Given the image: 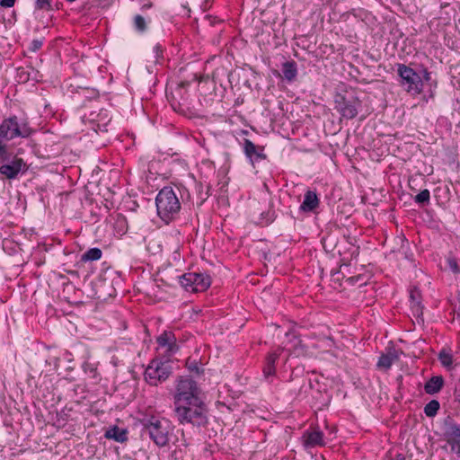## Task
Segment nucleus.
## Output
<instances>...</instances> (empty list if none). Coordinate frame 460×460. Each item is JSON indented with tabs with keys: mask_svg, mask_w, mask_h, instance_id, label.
<instances>
[{
	"mask_svg": "<svg viewBox=\"0 0 460 460\" xmlns=\"http://www.w3.org/2000/svg\"><path fill=\"white\" fill-rule=\"evenodd\" d=\"M176 420L180 424L202 426L207 422V409L201 400L173 405Z\"/></svg>",
	"mask_w": 460,
	"mask_h": 460,
	"instance_id": "obj_1",
	"label": "nucleus"
},
{
	"mask_svg": "<svg viewBox=\"0 0 460 460\" xmlns=\"http://www.w3.org/2000/svg\"><path fill=\"white\" fill-rule=\"evenodd\" d=\"M144 426L150 438L159 447H166L173 436V428L166 419L152 416L146 420Z\"/></svg>",
	"mask_w": 460,
	"mask_h": 460,
	"instance_id": "obj_2",
	"label": "nucleus"
},
{
	"mask_svg": "<svg viewBox=\"0 0 460 460\" xmlns=\"http://www.w3.org/2000/svg\"><path fill=\"white\" fill-rule=\"evenodd\" d=\"M155 202L159 217L166 223L172 220L181 208L180 201L171 187L163 188L156 196Z\"/></svg>",
	"mask_w": 460,
	"mask_h": 460,
	"instance_id": "obj_3",
	"label": "nucleus"
},
{
	"mask_svg": "<svg viewBox=\"0 0 460 460\" xmlns=\"http://www.w3.org/2000/svg\"><path fill=\"white\" fill-rule=\"evenodd\" d=\"M201 400L200 389L189 376H179L175 381L173 405Z\"/></svg>",
	"mask_w": 460,
	"mask_h": 460,
	"instance_id": "obj_4",
	"label": "nucleus"
},
{
	"mask_svg": "<svg viewBox=\"0 0 460 460\" xmlns=\"http://www.w3.org/2000/svg\"><path fill=\"white\" fill-rule=\"evenodd\" d=\"M32 133L27 122H18L16 116H12L2 121L0 125V139L12 140L15 137H28Z\"/></svg>",
	"mask_w": 460,
	"mask_h": 460,
	"instance_id": "obj_5",
	"label": "nucleus"
},
{
	"mask_svg": "<svg viewBox=\"0 0 460 460\" xmlns=\"http://www.w3.org/2000/svg\"><path fill=\"white\" fill-rule=\"evenodd\" d=\"M172 367L168 360L154 358L150 361L145 371V380L156 386L164 382L171 375Z\"/></svg>",
	"mask_w": 460,
	"mask_h": 460,
	"instance_id": "obj_6",
	"label": "nucleus"
},
{
	"mask_svg": "<svg viewBox=\"0 0 460 460\" xmlns=\"http://www.w3.org/2000/svg\"><path fill=\"white\" fill-rule=\"evenodd\" d=\"M180 283L188 292H204L210 287L211 278L202 272H188L180 277Z\"/></svg>",
	"mask_w": 460,
	"mask_h": 460,
	"instance_id": "obj_7",
	"label": "nucleus"
},
{
	"mask_svg": "<svg viewBox=\"0 0 460 460\" xmlns=\"http://www.w3.org/2000/svg\"><path fill=\"white\" fill-rule=\"evenodd\" d=\"M398 75L401 77V84L411 94H419L422 91L423 84L420 76L410 66L403 64L398 66Z\"/></svg>",
	"mask_w": 460,
	"mask_h": 460,
	"instance_id": "obj_8",
	"label": "nucleus"
},
{
	"mask_svg": "<svg viewBox=\"0 0 460 460\" xmlns=\"http://www.w3.org/2000/svg\"><path fill=\"white\" fill-rule=\"evenodd\" d=\"M335 109L341 114L343 118L351 119L358 115V109L360 102L358 98H347L342 94H336L334 99Z\"/></svg>",
	"mask_w": 460,
	"mask_h": 460,
	"instance_id": "obj_9",
	"label": "nucleus"
},
{
	"mask_svg": "<svg viewBox=\"0 0 460 460\" xmlns=\"http://www.w3.org/2000/svg\"><path fill=\"white\" fill-rule=\"evenodd\" d=\"M156 342L157 352L164 357H171L172 355L175 354L179 349L177 339L174 333L171 331H164L163 333H161L157 337Z\"/></svg>",
	"mask_w": 460,
	"mask_h": 460,
	"instance_id": "obj_10",
	"label": "nucleus"
},
{
	"mask_svg": "<svg viewBox=\"0 0 460 460\" xmlns=\"http://www.w3.org/2000/svg\"><path fill=\"white\" fill-rule=\"evenodd\" d=\"M24 167L25 163L23 160L22 158L14 157L10 163L0 166V173L7 179H13Z\"/></svg>",
	"mask_w": 460,
	"mask_h": 460,
	"instance_id": "obj_11",
	"label": "nucleus"
},
{
	"mask_svg": "<svg viewBox=\"0 0 460 460\" xmlns=\"http://www.w3.org/2000/svg\"><path fill=\"white\" fill-rule=\"evenodd\" d=\"M302 440L306 448L324 446L323 433L317 429L305 431Z\"/></svg>",
	"mask_w": 460,
	"mask_h": 460,
	"instance_id": "obj_12",
	"label": "nucleus"
},
{
	"mask_svg": "<svg viewBox=\"0 0 460 460\" xmlns=\"http://www.w3.org/2000/svg\"><path fill=\"white\" fill-rule=\"evenodd\" d=\"M283 349H277L276 350L269 353L266 358L265 365L263 367V376L266 379L273 377L276 373L275 362L279 358Z\"/></svg>",
	"mask_w": 460,
	"mask_h": 460,
	"instance_id": "obj_13",
	"label": "nucleus"
},
{
	"mask_svg": "<svg viewBox=\"0 0 460 460\" xmlns=\"http://www.w3.org/2000/svg\"><path fill=\"white\" fill-rule=\"evenodd\" d=\"M398 358V352L391 349L385 354L380 356L377 361V367L387 370Z\"/></svg>",
	"mask_w": 460,
	"mask_h": 460,
	"instance_id": "obj_14",
	"label": "nucleus"
},
{
	"mask_svg": "<svg viewBox=\"0 0 460 460\" xmlns=\"http://www.w3.org/2000/svg\"><path fill=\"white\" fill-rule=\"evenodd\" d=\"M104 437L108 439H113L116 442L123 443L128 439V432L125 429L113 426L105 431Z\"/></svg>",
	"mask_w": 460,
	"mask_h": 460,
	"instance_id": "obj_15",
	"label": "nucleus"
},
{
	"mask_svg": "<svg viewBox=\"0 0 460 460\" xmlns=\"http://www.w3.org/2000/svg\"><path fill=\"white\" fill-rule=\"evenodd\" d=\"M319 200L315 192L307 190L305 194L304 201L300 206V209L305 212L313 211L318 207Z\"/></svg>",
	"mask_w": 460,
	"mask_h": 460,
	"instance_id": "obj_16",
	"label": "nucleus"
},
{
	"mask_svg": "<svg viewBox=\"0 0 460 460\" xmlns=\"http://www.w3.org/2000/svg\"><path fill=\"white\" fill-rule=\"evenodd\" d=\"M447 443L451 446V450L460 455V429L452 427L447 435Z\"/></svg>",
	"mask_w": 460,
	"mask_h": 460,
	"instance_id": "obj_17",
	"label": "nucleus"
},
{
	"mask_svg": "<svg viewBox=\"0 0 460 460\" xmlns=\"http://www.w3.org/2000/svg\"><path fill=\"white\" fill-rule=\"evenodd\" d=\"M444 381L441 376H433L425 384V392L429 394H434L441 390Z\"/></svg>",
	"mask_w": 460,
	"mask_h": 460,
	"instance_id": "obj_18",
	"label": "nucleus"
},
{
	"mask_svg": "<svg viewBox=\"0 0 460 460\" xmlns=\"http://www.w3.org/2000/svg\"><path fill=\"white\" fill-rule=\"evenodd\" d=\"M282 73L286 80L291 82L297 75L296 64L295 61H287L282 65Z\"/></svg>",
	"mask_w": 460,
	"mask_h": 460,
	"instance_id": "obj_19",
	"label": "nucleus"
},
{
	"mask_svg": "<svg viewBox=\"0 0 460 460\" xmlns=\"http://www.w3.org/2000/svg\"><path fill=\"white\" fill-rule=\"evenodd\" d=\"M243 151L250 160H252L253 156H256L257 158H265L264 155L257 151V146L247 138L243 141Z\"/></svg>",
	"mask_w": 460,
	"mask_h": 460,
	"instance_id": "obj_20",
	"label": "nucleus"
},
{
	"mask_svg": "<svg viewBox=\"0 0 460 460\" xmlns=\"http://www.w3.org/2000/svg\"><path fill=\"white\" fill-rule=\"evenodd\" d=\"M391 235H386L385 242L387 243L389 239L394 238L396 242V244L392 247V251L395 252L400 248L403 247L405 243H407V239L402 232H390Z\"/></svg>",
	"mask_w": 460,
	"mask_h": 460,
	"instance_id": "obj_21",
	"label": "nucleus"
},
{
	"mask_svg": "<svg viewBox=\"0 0 460 460\" xmlns=\"http://www.w3.org/2000/svg\"><path fill=\"white\" fill-rule=\"evenodd\" d=\"M102 252L99 248H91L81 257L82 261H93L101 259Z\"/></svg>",
	"mask_w": 460,
	"mask_h": 460,
	"instance_id": "obj_22",
	"label": "nucleus"
},
{
	"mask_svg": "<svg viewBox=\"0 0 460 460\" xmlns=\"http://www.w3.org/2000/svg\"><path fill=\"white\" fill-rule=\"evenodd\" d=\"M83 369H84V373L87 374L90 378L95 379L99 376L98 371H97V364L96 363L85 361L83 364Z\"/></svg>",
	"mask_w": 460,
	"mask_h": 460,
	"instance_id": "obj_23",
	"label": "nucleus"
},
{
	"mask_svg": "<svg viewBox=\"0 0 460 460\" xmlns=\"http://www.w3.org/2000/svg\"><path fill=\"white\" fill-rule=\"evenodd\" d=\"M439 410V402L436 400L430 401L424 407V412L428 417H433Z\"/></svg>",
	"mask_w": 460,
	"mask_h": 460,
	"instance_id": "obj_24",
	"label": "nucleus"
},
{
	"mask_svg": "<svg viewBox=\"0 0 460 460\" xmlns=\"http://www.w3.org/2000/svg\"><path fill=\"white\" fill-rule=\"evenodd\" d=\"M350 268H351V265L349 263H342L341 266H340V270L339 271L335 272L333 274L334 275H337V280L340 279V276H342V279H344L346 280V278L347 277H349V274L351 273V270H350Z\"/></svg>",
	"mask_w": 460,
	"mask_h": 460,
	"instance_id": "obj_25",
	"label": "nucleus"
},
{
	"mask_svg": "<svg viewBox=\"0 0 460 460\" xmlns=\"http://www.w3.org/2000/svg\"><path fill=\"white\" fill-rule=\"evenodd\" d=\"M134 24L137 31H145L146 29V21L143 16L137 14L134 18Z\"/></svg>",
	"mask_w": 460,
	"mask_h": 460,
	"instance_id": "obj_26",
	"label": "nucleus"
},
{
	"mask_svg": "<svg viewBox=\"0 0 460 460\" xmlns=\"http://www.w3.org/2000/svg\"><path fill=\"white\" fill-rule=\"evenodd\" d=\"M429 200V190H421L418 195L415 196V201L420 204H424Z\"/></svg>",
	"mask_w": 460,
	"mask_h": 460,
	"instance_id": "obj_27",
	"label": "nucleus"
},
{
	"mask_svg": "<svg viewBox=\"0 0 460 460\" xmlns=\"http://www.w3.org/2000/svg\"><path fill=\"white\" fill-rule=\"evenodd\" d=\"M345 282L348 283L349 285H351V286L357 284L358 282H360L359 286H361V285L366 283V281L363 279L362 276L359 275V274L357 275V276L347 277Z\"/></svg>",
	"mask_w": 460,
	"mask_h": 460,
	"instance_id": "obj_28",
	"label": "nucleus"
},
{
	"mask_svg": "<svg viewBox=\"0 0 460 460\" xmlns=\"http://www.w3.org/2000/svg\"><path fill=\"white\" fill-rule=\"evenodd\" d=\"M115 227L117 228V230H123L128 228V225L125 217L120 215L118 216Z\"/></svg>",
	"mask_w": 460,
	"mask_h": 460,
	"instance_id": "obj_29",
	"label": "nucleus"
},
{
	"mask_svg": "<svg viewBox=\"0 0 460 460\" xmlns=\"http://www.w3.org/2000/svg\"><path fill=\"white\" fill-rule=\"evenodd\" d=\"M447 266L448 268L454 272V273H458L459 272V267H458V264H457V261L452 258V257H448L447 259Z\"/></svg>",
	"mask_w": 460,
	"mask_h": 460,
	"instance_id": "obj_30",
	"label": "nucleus"
},
{
	"mask_svg": "<svg viewBox=\"0 0 460 460\" xmlns=\"http://www.w3.org/2000/svg\"><path fill=\"white\" fill-rule=\"evenodd\" d=\"M439 358L443 366L449 367L452 365V357L449 354H440Z\"/></svg>",
	"mask_w": 460,
	"mask_h": 460,
	"instance_id": "obj_31",
	"label": "nucleus"
},
{
	"mask_svg": "<svg viewBox=\"0 0 460 460\" xmlns=\"http://www.w3.org/2000/svg\"><path fill=\"white\" fill-rule=\"evenodd\" d=\"M411 298L412 306L415 308L416 313H418V314L420 313L421 308H420V303L418 301H416V296L413 291L411 292Z\"/></svg>",
	"mask_w": 460,
	"mask_h": 460,
	"instance_id": "obj_32",
	"label": "nucleus"
},
{
	"mask_svg": "<svg viewBox=\"0 0 460 460\" xmlns=\"http://www.w3.org/2000/svg\"><path fill=\"white\" fill-rule=\"evenodd\" d=\"M36 5H37V8H39V9H49L50 8L49 0H37Z\"/></svg>",
	"mask_w": 460,
	"mask_h": 460,
	"instance_id": "obj_33",
	"label": "nucleus"
},
{
	"mask_svg": "<svg viewBox=\"0 0 460 460\" xmlns=\"http://www.w3.org/2000/svg\"><path fill=\"white\" fill-rule=\"evenodd\" d=\"M331 238V234H328L327 236H323L322 237V243H323V247L327 250V249H332L335 244H332L331 243H329V239Z\"/></svg>",
	"mask_w": 460,
	"mask_h": 460,
	"instance_id": "obj_34",
	"label": "nucleus"
},
{
	"mask_svg": "<svg viewBox=\"0 0 460 460\" xmlns=\"http://www.w3.org/2000/svg\"><path fill=\"white\" fill-rule=\"evenodd\" d=\"M15 0H1L0 5L2 7H12L14 5Z\"/></svg>",
	"mask_w": 460,
	"mask_h": 460,
	"instance_id": "obj_35",
	"label": "nucleus"
},
{
	"mask_svg": "<svg viewBox=\"0 0 460 460\" xmlns=\"http://www.w3.org/2000/svg\"><path fill=\"white\" fill-rule=\"evenodd\" d=\"M42 46V42L40 40H35L32 41V50L33 51H37L38 49H40Z\"/></svg>",
	"mask_w": 460,
	"mask_h": 460,
	"instance_id": "obj_36",
	"label": "nucleus"
},
{
	"mask_svg": "<svg viewBox=\"0 0 460 460\" xmlns=\"http://www.w3.org/2000/svg\"><path fill=\"white\" fill-rule=\"evenodd\" d=\"M4 139H0V157H4L6 155V148L2 143Z\"/></svg>",
	"mask_w": 460,
	"mask_h": 460,
	"instance_id": "obj_37",
	"label": "nucleus"
},
{
	"mask_svg": "<svg viewBox=\"0 0 460 460\" xmlns=\"http://www.w3.org/2000/svg\"><path fill=\"white\" fill-rule=\"evenodd\" d=\"M424 73H425V75H424V78H425L426 80H429V72H427L426 70L424 71Z\"/></svg>",
	"mask_w": 460,
	"mask_h": 460,
	"instance_id": "obj_38",
	"label": "nucleus"
},
{
	"mask_svg": "<svg viewBox=\"0 0 460 460\" xmlns=\"http://www.w3.org/2000/svg\"><path fill=\"white\" fill-rule=\"evenodd\" d=\"M151 5H152L151 4H144L142 8H143V9H145V8H149V7H151Z\"/></svg>",
	"mask_w": 460,
	"mask_h": 460,
	"instance_id": "obj_39",
	"label": "nucleus"
}]
</instances>
